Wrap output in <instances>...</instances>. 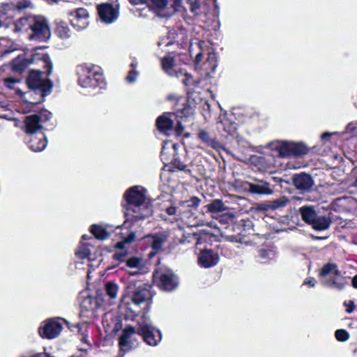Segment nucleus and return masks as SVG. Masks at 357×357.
I'll return each instance as SVG.
<instances>
[{
	"label": "nucleus",
	"mask_w": 357,
	"mask_h": 357,
	"mask_svg": "<svg viewBox=\"0 0 357 357\" xmlns=\"http://www.w3.org/2000/svg\"><path fill=\"white\" fill-rule=\"evenodd\" d=\"M125 197L128 204L124 222L127 227H130V222L133 223L152 215V208L143 187L135 186L130 188L126 192Z\"/></svg>",
	"instance_id": "obj_1"
},
{
	"label": "nucleus",
	"mask_w": 357,
	"mask_h": 357,
	"mask_svg": "<svg viewBox=\"0 0 357 357\" xmlns=\"http://www.w3.org/2000/svg\"><path fill=\"white\" fill-rule=\"evenodd\" d=\"M27 83L31 91L26 92L27 96H32L33 93L39 95V98L36 100L24 98V101L31 104H37L43 102L44 97L50 92L52 85L47 78V75L40 70H31L27 79Z\"/></svg>",
	"instance_id": "obj_2"
},
{
	"label": "nucleus",
	"mask_w": 357,
	"mask_h": 357,
	"mask_svg": "<svg viewBox=\"0 0 357 357\" xmlns=\"http://www.w3.org/2000/svg\"><path fill=\"white\" fill-rule=\"evenodd\" d=\"M132 285L130 283L127 286V291L121 298V307L125 311L126 319L131 320L140 312V305L146 301L147 296L146 291L141 289H137L131 295Z\"/></svg>",
	"instance_id": "obj_3"
},
{
	"label": "nucleus",
	"mask_w": 357,
	"mask_h": 357,
	"mask_svg": "<svg viewBox=\"0 0 357 357\" xmlns=\"http://www.w3.org/2000/svg\"><path fill=\"white\" fill-rule=\"evenodd\" d=\"M79 84L83 88H95L105 86L101 69L92 64H84L77 68Z\"/></svg>",
	"instance_id": "obj_4"
},
{
	"label": "nucleus",
	"mask_w": 357,
	"mask_h": 357,
	"mask_svg": "<svg viewBox=\"0 0 357 357\" xmlns=\"http://www.w3.org/2000/svg\"><path fill=\"white\" fill-rule=\"evenodd\" d=\"M31 63L41 64L47 70L51 68L50 57L40 52L33 54L31 59H26L24 56H20L13 61V67L15 71H24Z\"/></svg>",
	"instance_id": "obj_5"
},
{
	"label": "nucleus",
	"mask_w": 357,
	"mask_h": 357,
	"mask_svg": "<svg viewBox=\"0 0 357 357\" xmlns=\"http://www.w3.org/2000/svg\"><path fill=\"white\" fill-rule=\"evenodd\" d=\"M272 149L276 150L281 157L301 155L307 153V148L303 143L278 141L273 142Z\"/></svg>",
	"instance_id": "obj_6"
},
{
	"label": "nucleus",
	"mask_w": 357,
	"mask_h": 357,
	"mask_svg": "<svg viewBox=\"0 0 357 357\" xmlns=\"http://www.w3.org/2000/svg\"><path fill=\"white\" fill-rule=\"evenodd\" d=\"M195 68L201 71L206 77H211V75L215 71L218 66V59L216 54L208 52L206 56L202 53L197 54L195 61Z\"/></svg>",
	"instance_id": "obj_7"
},
{
	"label": "nucleus",
	"mask_w": 357,
	"mask_h": 357,
	"mask_svg": "<svg viewBox=\"0 0 357 357\" xmlns=\"http://www.w3.org/2000/svg\"><path fill=\"white\" fill-rule=\"evenodd\" d=\"M150 3L162 17H169L182 8V0H150Z\"/></svg>",
	"instance_id": "obj_8"
},
{
	"label": "nucleus",
	"mask_w": 357,
	"mask_h": 357,
	"mask_svg": "<svg viewBox=\"0 0 357 357\" xmlns=\"http://www.w3.org/2000/svg\"><path fill=\"white\" fill-rule=\"evenodd\" d=\"M30 21L31 23V31L33 32V34L29 36L30 40H44L50 37L49 26L43 17L30 16Z\"/></svg>",
	"instance_id": "obj_9"
},
{
	"label": "nucleus",
	"mask_w": 357,
	"mask_h": 357,
	"mask_svg": "<svg viewBox=\"0 0 357 357\" xmlns=\"http://www.w3.org/2000/svg\"><path fill=\"white\" fill-rule=\"evenodd\" d=\"M139 334L149 345L156 346L161 341V332L155 328L149 320L144 319L142 322H139Z\"/></svg>",
	"instance_id": "obj_10"
},
{
	"label": "nucleus",
	"mask_w": 357,
	"mask_h": 357,
	"mask_svg": "<svg viewBox=\"0 0 357 357\" xmlns=\"http://www.w3.org/2000/svg\"><path fill=\"white\" fill-rule=\"evenodd\" d=\"M319 276L321 278H331L328 284L333 287L342 289L344 287V280L341 277L340 273L335 264L328 263L326 264L321 270Z\"/></svg>",
	"instance_id": "obj_11"
},
{
	"label": "nucleus",
	"mask_w": 357,
	"mask_h": 357,
	"mask_svg": "<svg viewBox=\"0 0 357 357\" xmlns=\"http://www.w3.org/2000/svg\"><path fill=\"white\" fill-rule=\"evenodd\" d=\"M153 276L160 287L165 291H171L178 287V279L172 271L167 270L164 272L157 271Z\"/></svg>",
	"instance_id": "obj_12"
},
{
	"label": "nucleus",
	"mask_w": 357,
	"mask_h": 357,
	"mask_svg": "<svg viewBox=\"0 0 357 357\" xmlns=\"http://www.w3.org/2000/svg\"><path fill=\"white\" fill-rule=\"evenodd\" d=\"M62 331V325L55 319H49L43 322L39 328L42 337L53 339L56 337Z\"/></svg>",
	"instance_id": "obj_13"
},
{
	"label": "nucleus",
	"mask_w": 357,
	"mask_h": 357,
	"mask_svg": "<svg viewBox=\"0 0 357 357\" xmlns=\"http://www.w3.org/2000/svg\"><path fill=\"white\" fill-rule=\"evenodd\" d=\"M98 16L101 22L105 24L114 22L119 16L117 8L109 3H103L97 6Z\"/></svg>",
	"instance_id": "obj_14"
},
{
	"label": "nucleus",
	"mask_w": 357,
	"mask_h": 357,
	"mask_svg": "<svg viewBox=\"0 0 357 357\" xmlns=\"http://www.w3.org/2000/svg\"><path fill=\"white\" fill-rule=\"evenodd\" d=\"M89 14L82 8L76 9L70 13V22L72 25L79 30L84 29L89 24Z\"/></svg>",
	"instance_id": "obj_15"
},
{
	"label": "nucleus",
	"mask_w": 357,
	"mask_h": 357,
	"mask_svg": "<svg viewBox=\"0 0 357 357\" xmlns=\"http://www.w3.org/2000/svg\"><path fill=\"white\" fill-rule=\"evenodd\" d=\"M106 303V301L93 296L85 297L81 303L82 313L87 312L86 316L91 317L94 315L95 311L102 305Z\"/></svg>",
	"instance_id": "obj_16"
},
{
	"label": "nucleus",
	"mask_w": 357,
	"mask_h": 357,
	"mask_svg": "<svg viewBox=\"0 0 357 357\" xmlns=\"http://www.w3.org/2000/svg\"><path fill=\"white\" fill-rule=\"evenodd\" d=\"M161 64L164 71L170 76L179 77L181 75H185V70L181 69L174 61L173 57L169 56H165L162 59Z\"/></svg>",
	"instance_id": "obj_17"
},
{
	"label": "nucleus",
	"mask_w": 357,
	"mask_h": 357,
	"mask_svg": "<svg viewBox=\"0 0 357 357\" xmlns=\"http://www.w3.org/2000/svg\"><path fill=\"white\" fill-rule=\"evenodd\" d=\"M218 255L211 250H204L201 251L198 257V264L204 268L214 266L218 263Z\"/></svg>",
	"instance_id": "obj_18"
},
{
	"label": "nucleus",
	"mask_w": 357,
	"mask_h": 357,
	"mask_svg": "<svg viewBox=\"0 0 357 357\" xmlns=\"http://www.w3.org/2000/svg\"><path fill=\"white\" fill-rule=\"evenodd\" d=\"M243 188L245 190H248L252 194L271 195L273 193V190L270 188L269 183L262 181L257 183L245 182L243 183Z\"/></svg>",
	"instance_id": "obj_19"
},
{
	"label": "nucleus",
	"mask_w": 357,
	"mask_h": 357,
	"mask_svg": "<svg viewBox=\"0 0 357 357\" xmlns=\"http://www.w3.org/2000/svg\"><path fill=\"white\" fill-rule=\"evenodd\" d=\"M135 239V234L133 231H130L126 236L123 237L122 240L118 242L115 247L119 250L114 255L116 259L123 261V259L128 255V252L125 250L126 246L130 244Z\"/></svg>",
	"instance_id": "obj_20"
},
{
	"label": "nucleus",
	"mask_w": 357,
	"mask_h": 357,
	"mask_svg": "<svg viewBox=\"0 0 357 357\" xmlns=\"http://www.w3.org/2000/svg\"><path fill=\"white\" fill-rule=\"evenodd\" d=\"M47 142L43 132H39L37 134L31 135L29 139V148L34 152H39L45 149Z\"/></svg>",
	"instance_id": "obj_21"
},
{
	"label": "nucleus",
	"mask_w": 357,
	"mask_h": 357,
	"mask_svg": "<svg viewBox=\"0 0 357 357\" xmlns=\"http://www.w3.org/2000/svg\"><path fill=\"white\" fill-rule=\"evenodd\" d=\"M135 328L132 326H127L123 331V334L119 337L120 351L123 353L127 352L131 348L130 342V337L135 334Z\"/></svg>",
	"instance_id": "obj_22"
},
{
	"label": "nucleus",
	"mask_w": 357,
	"mask_h": 357,
	"mask_svg": "<svg viewBox=\"0 0 357 357\" xmlns=\"http://www.w3.org/2000/svg\"><path fill=\"white\" fill-rule=\"evenodd\" d=\"M126 266L130 268L136 270L130 273L132 275L145 272L146 269V261L143 258L139 257H131L128 258L126 260Z\"/></svg>",
	"instance_id": "obj_23"
},
{
	"label": "nucleus",
	"mask_w": 357,
	"mask_h": 357,
	"mask_svg": "<svg viewBox=\"0 0 357 357\" xmlns=\"http://www.w3.org/2000/svg\"><path fill=\"white\" fill-rule=\"evenodd\" d=\"M293 181L295 186L300 190H308L313 185V181L311 176L307 174L296 175L294 177Z\"/></svg>",
	"instance_id": "obj_24"
},
{
	"label": "nucleus",
	"mask_w": 357,
	"mask_h": 357,
	"mask_svg": "<svg viewBox=\"0 0 357 357\" xmlns=\"http://www.w3.org/2000/svg\"><path fill=\"white\" fill-rule=\"evenodd\" d=\"M26 132L31 135L38 133L42 128V123L39 121L38 115H31L26 118L25 121Z\"/></svg>",
	"instance_id": "obj_25"
},
{
	"label": "nucleus",
	"mask_w": 357,
	"mask_h": 357,
	"mask_svg": "<svg viewBox=\"0 0 357 357\" xmlns=\"http://www.w3.org/2000/svg\"><path fill=\"white\" fill-rule=\"evenodd\" d=\"M168 234L165 232L146 236L149 243L151 244L153 249L159 250L167 241Z\"/></svg>",
	"instance_id": "obj_26"
},
{
	"label": "nucleus",
	"mask_w": 357,
	"mask_h": 357,
	"mask_svg": "<svg viewBox=\"0 0 357 357\" xmlns=\"http://www.w3.org/2000/svg\"><path fill=\"white\" fill-rule=\"evenodd\" d=\"M173 116L174 114L165 113L163 115L159 116L156 122L158 128L163 132L171 130L174 123L172 119Z\"/></svg>",
	"instance_id": "obj_27"
},
{
	"label": "nucleus",
	"mask_w": 357,
	"mask_h": 357,
	"mask_svg": "<svg viewBox=\"0 0 357 357\" xmlns=\"http://www.w3.org/2000/svg\"><path fill=\"white\" fill-rule=\"evenodd\" d=\"M119 286L116 283L113 282H107L105 286V290L106 292V296L108 298L107 303L109 305L114 303L115 301L118 297Z\"/></svg>",
	"instance_id": "obj_28"
},
{
	"label": "nucleus",
	"mask_w": 357,
	"mask_h": 357,
	"mask_svg": "<svg viewBox=\"0 0 357 357\" xmlns=\"http://www.w3.org/2000/svg\"><path fill=\"white\" fill-rule=\"evenodd\" d=\"M302 220L311 225L317 218V213L313 206H303L299 209Z\"/></svg>",
	"instance_id": "obj_29"
},
{
	"label": "nucleus",
	"mask_w": 357,
	"mask_h": 357,
	"mask_svg": "<svg viewBox=\"0 0 357 357\" xmlns=\"http://www.w3.org/2000/svg\"><path fill=\"white\" fill-rule=\"evenodd\" d=\"M331 223V220L329 218L321 215L317 216L315 220L311 224L312 228L315 230H326L329 228Z\"/></svg>",
	"instance_id": "obj_30"
},
{
	"label": "nucleus",
	"mask_w": 357,
	"mask_h": 357,
	"mask_svg": "<svg viewBox=\"0 0 357 357\" xmlns=\"http://www.w3.org/2000/svg\"><path fill=\"white\" fill-rule=\"evenodd\" d=\"M30 16L19 19L15 22L14 31L27 32L31 30V23L30 22Z\"/></svg>",
	"instance_id": "obj_31"
},
{
	"label": "nucleus",
	"mask_w": 357,
	"mask_h": 357,
	"mask_svg": "<svg viewBox=\"0 0 357 357\" xmlns=\"http://www.w3.org/2000/svg\"><path fill=\"white\" fill-rule=\"evenodd\" d=\"M5 85L10 89H15L16 91V93L22 98L24 100L25 98H27L26 93H23L22 91L19 88L16 87L15 86L19 84L20 83V80L14 77H8L4 79Z\"/></svg>",
	"instance_id": "obj_32"
},
{
	"label": "nucleus",
	"mask_w": 357,
	"mask_h": 357,
	"mask_svg": "<svg viewBox=\"0 0 357 357\" xmlns=\"http://www.w3.org/2000/svg\"><path fill=\"white\" fill-rule=\"evenodd\" d=\"M208 211L211 213H221L227 210V207L220 199H215L211 204L206 205Z\"/></svg>",
	"instance_id": "obj_33"
},
{
	"label": "nucleus",
	"mask_w": 357,
	"mask_h": 357,
	"mask_svg": "<svg viewBox=\"0 0 357 357\" xmlns=\"http://www.w3.org/2000/svg\"><path fill=\"white\" fill-rule=\"evenodd\" d=\"M289 202L288 198L283 196L281 197L274 201L270 202L268 204H266L264 207H261L263 209H272L275 210L279 208L284 207Z\"/></svg>",
	"instance_id": "obj_34"
},
{
	"label": "nucleus",
	"mask_w": 357,
	"mask_h": 357,
	"mask_svg": "<svg viewBox=\"0 0 357 357\" xmlns=\"http://www.w3.org/2000/svg\"><path fill=\"white\" fill-rule=\"evenodd\" d=\"M91 231L96 238L100 240L105 239L108 236V232L101 225H93Z\"/></svg>",
	"instance_id": "obj_35"
},
{
	"label": "nucleus",
	"mask_w": 357,
	"mask_h": 357,
	"mask_svg": "<svg viewBox=\"0 0 357 357\" xmlns=\"http://www.w3.org/2000/svg\"><path fill=\"white\" fill-rule=\"evenodd\" d=\"M56 32L57 36L62 39H66L70 36V30L64 24H59L56 27Z\"/></svg>",
	"instance_id": "obj_36"
},
{
	"label": "nucleus",
	"mask_w": 357,
	"mask_h": 357,
	"mask_svg": "<svg viewBox=\"0 0 357 357\" xmlns=\"http://www.w3.org/2000/svg\"><path fill=\"white\" fill-rule=\"evenodd\" d=\"M90 253L89 249L86 245H80L76 251V256L82 259H86L89 257Z\"/></svg>",
	"instance_id": "obj_37"
},
{
	"label": "nucleus",
	"mask_w": 357,
	"mask_h": 357,
	"mask_svg": "<svg viewBox=\"0 0 357 357\" xmlns=\"http://www.w3.org/2000/svg\"><path fill=\"white\" fill-rule=\"evenodd\" d=\"M200 203V199L196 197L190 198L189 200L182 202L183 206L196 208Z\"/></svg>",
	"instance_id": "obj_38"
},
{
	"label": "nucleus",
	"mask_w": 357,
	"mask_h": 357,
	"mask_svg": "<svg viewBox=\"0 0 357 357\" xmlns=\"http://www.w3.org/2000/svg\"><path fill=\"white\" fill-rule=\"evenodd\" d=\"M131 66H132V70H130L128 76L126 77V80L129 83H132V82H135V80L138 76V73L135 70V68H136V66L134 63H132Z\"/></svg>",
	"instance_id": "obj_39"
},
{
	"label": "nucleus",
	"mask_w": 357,
	"mask_h": 357,
	"mask_svg": "<svg viewBox=\"0 0 357 357\" xmlns=\"http://www.w3.org/2000/svg\"><path fill=\"white\" fill-rule=\"evenodd\" d=\"M166 213L169 216H172V218H170L169 219L165 218V220H166V221L169 220L170 222H174V221H176V220H178V218L176 216V207L170 206V207L167 208V210H166Z\"/></svg>",
	"instance_id": "obj_40"
},
{
	"label": "nucleus",
	"mask_w": 357,
	"mask_h": 357,
	"mask_svg": "<svg viewBox=\"0 0 357 357\" xmlns=\"http://www.w3.org/2000/svg\"><path fill=\"white\" fill-rule=\"evenodd\" d=\"M349 336V333L345 330L339 329L335 331V337L339 341H346Z\"/></svg>",
	"instance_id": "obj_41"
},
{
	"label": "nucleus",
	"mask_w": 357,
	"mask_h": 357,
	"mask_svg": "<svg viewBox=\"0 0 357 357\" xmlns=\"http://www.w3.org/2000/svg\"><path fill=\"white\" fill-rule=\"evenodd\" d=\"M38 117H39V121H40V122L43 123L44 122H45L46 121H48L49 119H51L52 117V114L45 110V111H43L42 112L40 115H38Z\"/></svg>",
	"instance_id": "obj_42"
},
{
	"label": "nucleus",
	"mask_w": 357,
	"mask_h": 357,
	"mask_svg": "<svg viewBox=\"0 0 357 357\" xmlns=\"http://www.w3.org/2000/svg\"><path fill=\"white\" fill-rule=\"evenodd\" d=\"M344 305L347 307L346 311L348 313H351L355 309V305L352 301L344 302Z\"/></svg>",
	"instance_id": "obj_43"
},
{
	"label": "nucleus",
	"mask_w": 357,
	"mask_h": 357,
	"mask_svg": "<svg viewBox=\"0 0 357 357\" xmlns=\"http://www.w3.org/2000/svg\"><path fill=\"white\" fill-rule=\"evenodd\" d=\"M316 284L317 281L314 278H308L303 282V284L307 285L310 287H314Z\"/></svg>",
	"instance_id": "obj_44"
},
{
	"label": "nucleus",
	"mask_w": 357,
	"mask_h": 357,
	"mask_svg": "<svg viewBox=\"0 0 357 357\" xmlns=\"http://www.w3.org/2000/svg\"><path fill=\"white\" fill-rule=\"evenodd\" d=\"M122 327V324L120 321L116 320L114 321V325L113 328L111 329V333H117Z\"/></svg>",
	"instance_id": "obj_45"
},
{
	"label": "nucleus",
	"mask_w": 357,
	"mask_h": 357,
	"mask_svg": "<svg viewBox=\"0 0 357 357\" xmlns=\"http://www.w3.org/2000/svg\"><path fill=\"white\" fill-rule=\"evenodd\" d=\"M199 137L205 142L208 141V135L206 131L201 130L199 132Z\"/></svg>",
	"instance_id": "obj_46"
},
{
	"label": "nucleus",
	"mask_w": 357,
	"mask_h": 357,
	"mask_svg": "<svg viewBox=\"0 0 357 357\" xmlns=\"http://www.w3.org/2000/svg\"><path fill=\"white\" fill-rule=\"evenodd\" d=\"M335 134H336V132H325V133L322 134L321 136V140L324 141V142H326L328 141V139L332 135H334Z\"/></svg>",
	"instance_id": "obj_47"
},
{
	"label": "nucleus",
	"mask_w": 357,
	"mask_h": 357,
	"mask_svg": "<svg viewBox=\"0 0 357 357\" xmlns=\"http://www.w3.org/2000/svg\"><path fill=\"white\" fill-rule=\"evenodd\" d=\"M183 130H184V127L180 123H178L176 128V133L178 135H181L183 133Z\"/></svg>",
	"instance_id": "obj_48"
},
{
	"label": "nucleus",
	"mask_w": 357,
	"mask_h": 357,
	"mask_svg": "<svg viewBox=\"0 0 357 357\" xmlns=\"http://www.w3.org/2000/svg\"><path fill=\"white\" fill-rule=\"evenodd\" d=\"M129 1L133 5H139L144 3L146 0H129Z\"/></svg>",
	"instance_id": "obj_49"
},
{
	"label": "nucleus",
	"mask_w": 357,
	"mask_h": 357,
	"mask_svg": "<svg viewBox=\"0 0 357 357\" xmlns=\"http://www.w3.org/2000/svg\"><path fill=\"white\" fill-rule=\"evenodd\" d=\"M352 285L354 288L357 289V275L352 280Z\"/></svg>",
	"instance_id": "obj_50"
},
{
	"label": "nucleus",
	"mask_w": 357,
	"mask_h": 357,
	"mask_svg": "<svg viewBox=\"0 0 357 357\" xmlns=\"http://www.w3.org/2000/svg\"><path fill=\"white\" fill-rule=\"evenodd\" d=\"M236 130L235 126H231V128L229 129L228 132L232 133L233 131Z\"/></svg>",
	"instance_id": "obj_51"
},
{
	"label": "nucleus",
	"mask_w": 357,
	"mask_h": 357,
	"mask_svg": "<svg viewBox=\"0 0 357 357\" xmlns=\"http://www.w3.org/2000/svg\"><path fill=\"white\" fill-rule=\"evenodd\" d=\"M82 341L85 343H87L88 342V339H87V337L86 336H83L82 337Z\"/></svg>",
	"instance_id": "obj_52"
},
{
	"label": "nucleus",
	"mask_w": 357,
	"mask_h": 357,
	"mask_svg": "<svg viewBox=\"0 0 357 357\" xmlns=\"http://www.w3.org/2000/svg\"><path fill=\"white\" fill-rule=\"evenodd\" d=\"M197 8H198V6H192V8H191V10H195V9H197Z\"/></svg>",
	"instance_id": "obj_53"
},
{
	"label": "nucleus",
	"mask_w": 357,
	"mask_h": 357,
	"mask_svg": "<svg viewBox=\"0 0 357 357\" xmlns=\"http://www.w3.org/2000/svg\"><path fill=\"white\" fill-rule=\"evenodd\" d=\"M89 238V236H87L86 235H83V236H82V238H83V239H84V240H85V239H88Z\"/></svg>",
	"instance_id": "obj_54"
},
{
	"label": "nucleus",
	"mask_w": 357,
	"mask_h": 357,
	"mask_svg": "<svg viewBox=\"0 0 357 357\" xmlns=\"http://www.w3.org/2000/svg\"><path fill=\"white\" fill-rule=\"evenodd\" d=\"M164 149H165V147L163 146V148H162V154H164Z\"/></svg>",
	"instance_id": "obj_55"
},
{
	"label": "nucleus",
	"mask_w": 357,
	"mask_h": 357,
	"mask_svg": "<svg viewBox=\"0 0 357 357\" xmlns=\"http://www.w3.org/2000/svg\"><path fill=\"white\" fill-rule=\"evenodd\" d=\"M2 26L1 21L0 20V27Z\"/></svg>",
	"instance_id": "obj_56"
}]
</instances>
